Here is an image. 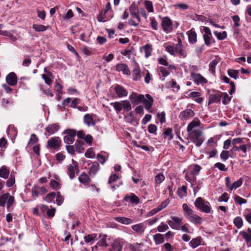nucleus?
I'll use <instances>...</instances> for the list:
<instances>
[{"label":"nucleus","instance_id":"obj_1","mask_svg":"<svg viewBox=\"0 0 251 251\" xmlns=\"http://www.w3.org/2000/svg\"><path fill=\"white\" fill-rule=\"evenodd\" d=\"M182 208L184 211L185 217L191 222L194 224H201L202 222V218L194 213L193 211L186 203L182 205Z\"/></svg>","mask_w":251,"mask_h":251},{"label":"nucleus","instance_id":"obj_2","mask_svg":"<svg viewBox=\"0 0 251 251\" xmlns=\"http://www.w3.org/2000/svg\"><path fill=\"white\" fill-rule=\"evenodd\" d=\"M194 204L195 206L202 212L206 213L211 212V208L210 203L207 201H205L201 197L198 198Z\"/></svg>","mask_w":251,"mask_h":251},{"label":"nucleus","instance_id":"obj_3","mask_svg":"<svg viewBox=\"0 0 251 251\" xmlns=\"http://www.w3.org/2000/svg\"><path fill=\"white\" fill-rule=\"evenodd\" d=\"M188 134L191 140L198 147L201 146L204 141L201 130H195Z\"/></svg>","mask_w":251,"mask_h":251},{"label":"nucleus","instance_id":"obj_4","mask_svg":"<svg viewBox=\"0 0 251 251\" xmlns=\"http://www.w3.org/2000/svg\"><path fill=\"white\" fill-rule=\"evenodd\" d=\"M6 202L7 208H9L14 202V197L10 196L9 193H5L0 196V206L4 207Z\"/></svg>","mask_w":251,"mask_h":251},{"label":"nucleus","instance_id":"obj_5","mask_svg":"<svg viewBox=\"0 0 251 251\" xmlns=\"http://www.w3.org/2000/svg\"><path fill=\"white\" fill-rule=\"evenodd\" d=\"M72 164L67 166V173L70 179H72L75 177V174L79 172L78 165L76 161L72 159Z\"/></svg>","mask_w":251,"mask_h":251},{"label":"nucleus","instance_id":"obj_6","mask_svg":"<svg viewBox=\"0 0 251 251\" xmlns=\"http://www.w3.org/2000/svg\"><path fill=\"white\" fill-rule=\"evenodd\" d=\"M201 30L204 32L203 34L205 44L209 46L212 42L213 37L210 29L206 26H202Z\"/></svg>","mask_w":251,"mask_h":251},{"label":"nucleus","instance_id":"obj_7","mask_svg":"<svg viewBox=\"0 0 251 251\" xmlns=\"http://www.w3.org/2000/svg\"><path fill=\"white\" fill-rule=\"evenodd\" d=\"M66 135L64 137V141L67 144H72L75 141L76 131L75 130L68 129L64 131Z\"/></svg>","mask_w":251,"mask_h":251},{"label":"nucleus","instance_id":"obj_8","mask_svg":"<svg viewBox=\"0 0 251 251\" xmlns=\"http://www.w3.org/2000/svg\"><path fill=\"white\" fill-rule=\"evenodd\" d=\"M161 26L164 32L170 33L173 29L172 21L168 17H164L162 19Z\"/></svg>","mask_w":251,"mask_h":251},{"label":"nucleus","instance_id":"obj_9","mask_svg":"<svg viewBox=\"0 0 251 251\" xmlns=\"http://www.w3.org/2000/svg\"><path fill=\"white\" fill-rule=\"evenodd\" d=\"M171 220H169L167 221V224L172 228L176 230H179L180 227L182 218L175 216L171 217Z\"/></svg>","mask_w":251,"mask_h":251},{"label":"nucleus","instance_id":"obj_10","mask_svg":"<svg viewBox=\"0 0 251 251\" xmlns=\"http://www.w3.org/2000/svg\"><path fill=\"white\" fill-rule=\"evenodd\" d=\"M191 76L193 81L198 85H203L207 82L206 79L199 73H191Z\"/></svg>","mask_w":251,"mask_h":251},{"label":"nucleus","instance_id":"obj_11","mask_svg":"<svg viewBox=\"0 0 251 251\" xmlns=\"http://www.w3.org/2000/svg\"><path fill=\"white\" fill-rule=\"evenodd\" d=\"M123 242L120 239L114 240L111 243L108 249L109 251H122Z\"/></svg>","mask_w":251,"mask_h":251},{"label":"nucleus","instance_id":"obj_12","mask_svg":"<svg viewBox=\"0 0 251 251\" xmlns=\"http://www.w3.org/2000/svg\"><path fill=\"white\" fill-rule=\"evenodd\" d=\"M144 95L133 92L129 97V99L133 104H138L144 100Z\"/></svg>","mask_w":251,"mask_h":251},{"label":"nucleus","instance_id":"obj_13","mask_svg":"<svg viewBox=\"0 0 251 251\" xmlns=\"http://www.w3.org/2000/svg\"><path fill=\"white\" fill-rule=\"evenodd\" d=\"M195 115L194 112L191 109H187L180 113L179 118L182 121H186Z\"/></svg>","mask_w":251,"mask_h":251},{"label":"nucleus","instance_id":"obj_14","mask_svg":"<svg viewBox=\"0 0 251 251\" xmlns=\"http://www.w3.org/2000/svg\"><path fill=\"white\" fill-rule=\"evenodd\" d=\"M47 190L44 187L34 186L32 188L31 192L32 197L35 199L39 195H42L46 193Z\"/></svg>","mask_w":251,"mask_h":251},{"label":"nucleus","instance_id":"obj_15","mask_svg":"<svg viewBox=\"0 0 251 251\" xmlns=\"http://www.w3.org/2000/svg\"><path fill=\"white\" fill-rule=\"evenodd\" d=\"M200 124V121L198 118H195L187 126V131L188 134L195 130H198V129H195V128L199 126Z\"/></svg>","mask_w":251,"mask_h":251},{"label":"nucleus","instance_id":"obj_16","mask_svg":"<svg viewBox=\"0 0 251 251\" xmlns=\"http://www.w3.org/2000/svg\"><path fill=\"white\" fill-rule=\"evenodd\" d=\"M114 90L118 98H123L127 96L128 92L126 90L120 85H116Z\"/></svg>","mask_w":251,"mask_h":251},{"label":"nucleus","instance_id":"obj_17","mask_svg":"<svg viewBox=\"0 0 251 251\" xmlns=\"http://www.w3.org/2000/svg\"><path fill=\"white\" fill-rule=\"evenodd\" d=\"M129 10L131 15L137 19L138 22H141V19L139 16V9L135 2H133L129 7Z\"/></svg>","mask_w":251,"mask_h":251},{"label":"nucleus","instance_id":"obj_18","mask_svg":"<svg viewBox=\"0 0 251 251\" xmlns=\"http://www.w3.org/2000/svg\"><path fill=\"white\" fill-rule=\"evenodd\" d=\"M222 96V93L217 92L215 94H210L209 96L208 104L217 103L220 101Z\"/></svg>","mask_w":251,"mask_h":251},{"label":"nucleus","instance_id":"obj_19","mask_svg":"<svg viewBox=\"0 0 251 251\" xmlns=\"http://www.w3.org/2000/svg\"><path fill=\"white\" fill-rule=\"evenodd\" d=\"M146 228V226L143 223L137 224L131 226L132 229L140 235H142L144 233Z\"/></svg>","mask_w":251,"mask_h":251},{"label":"nucleus","instance_id":"obj_20","mask_svg":"<svg viewBox=\"0 0 251 251\" xmlns=\"http://www.w3.org/2000/svg\"><path fill=\"white\" fill-rule=\"evenodd\" d=\"M48 146L51 148L57 149L60 146V140L58 137L51 138L48 141Z\"/></svg>","mask_w":251,"mask_h":251},{"label":"nucleus","instance_id":"obj_21","mask_svg":"<svg viewBox=\"0 0 251 251\" xmlns=\"http://www.w3.org/2000/svg\"><path fill=\"white\" fill-rule=\"evenodd\" d=\"M7 83L11 86H14L17 83V78L14 73H9L6 77Z\"/></svg>","mask_w":251,"mask_h":251},{"label":"nucleus","instance_id":"obj_22","mask_svg":"<svg viewBox=\"0 0 251 251\" xmlns=\"http://www.w3.org/2000/svg\"><path fill=\"white\" fill-rule=\"evenodd\" d=\"M59 129V126L58 124H53L49 125L46 128V131L48 135L54 134Z\"/></svg>","mask_w":251,"mask_h":251},{"label":"nucleus","instance_id":"obj_23","mask_svg":"<svg viewBox=\"0 0 251 251\" xmlns=\"http://www.w3.org/2000/svg\"><path fill=\"white\" fill-rule=\"evenodd\" d=\"M146 97L147 99L144 97V100L142 102L144 103L146 109L149 111L152 105L153 100L149 94H147Z\"/></svg>","mask_w":251,"mask_h":251},{"label":"nucleus","instance_id":"obj_24","mask_svg":"<svg viewBox=\"0 0 251 251\" xmlns=\"http://www.w3.org/2000/svg\"><path fill=\"white\" fill-rule=\"evenodd\" d=\"M186 34L188 36L189 42L190 43L194 44L197 42V33L194 30L193 28L188 31Z\"/></svg>","mask_w":251,"mask_h":251},{"label":"nucleus","instance_id":"obj_25","mask_svg":"<svg viewBox=\"0 0 251 251\" xmlns=\"http://www.w3.org/2000/svg\"><path fill=\"white\" fill-rule=\"evenodd\" d=\"M83 122L88 126H94L96 124L92 115L90 114H86L84 116Z\"/></svg>","mask_w":251,"mask_h":251},{"label":"nucleus","instance_id":"obj_26","mask_svg":"<svg viewBox=\"0 0 251 251\" xmlns=\"http://www.w3.org/2000/svg\"><path fill=\"white\" fill-rule=\"evenodd\" d=\"M240 234L246 240V243L249 247H251V230L250 228L248 229L247 232L242 231Z\"/></svg>","mask_w":251,"mask_h":251},{"label":"nucleus","instance_id":"obj_27","mask_svg":"<svg viewBox=\"0 0 251 251\" xmlns=\"http://www.w3.org/2000/svg\"><path fill=\"white\" fill-rule=\"evenodd\" d=\"M116 70L118 72H122L125 75H129L130 71L127 66L125 64H118L116 66Z\"/></svg>","mask_w":251,"mask_h":251},{"label":"nucleus","instance_id":"obj_28","mask_svg":"<svg viewBox=\"0 0 251 251\" xmlns=\"http://www.w3.org/2000/svg\"><path fill=\"white\" fill-rule=\"evenodd\" d=\"M175 52L178 53L180 57H185L187 55L186 52L182 49L180 42L176 45Z\"/></svg>","mask_w":251,"mask_h":251},{"label":"nucleus","instance_id":"obj_29","mask_svg":"<svg viewBox=\"0 0 251 251\" xmlns=\"http://www.w3.org/2000/svg\"><path fill=\"white\" fill-rule=\"evenodd\" d=\"M202 238L200 236L193 238L189 243V245L193 249H195L201 245Z\"/></svg>","mask_w":251,"mask_h":251},{"label":"nucleus","instance_id":"obj_30","mask_svg":"<svg viewBox=\"0 0 251 251\" xmlns=\"http://www.w3.org/2000/svg\"><path fill=\"white\" fill-rule=\"evenodd\" d=\"M141 50L144 52L145 57L148 58L151 55L152 50V46L150 44H147L141 49Z\"/></svg>","mask_w":251,"mask_h":251},{"label":"nucleus","instance_id":"obj_31","mask_svg":"<svg viewBox=\"0 0 251 251\" xmlns=\"http://www.w3.org/2000/svg\"><path fill=\"white\" fill-rule=\"evenodd\" d=\"M125 200L126 201H130L131 203L137 204L139 202V199L135 194L131 193L130 195L126 196Z\"/></svg>","mask_w":251,"mask_h":251},{"label":"nucleus","instance_id":"obj_32","mask_svg":"<svg viewBox=\"0 0 251 251\" xmlns=\"http://www.w3.org/2000/svg\"><path fill=\"white\" fill-rule=\"evenodd\" d=\"M42 77L47 85L50 86L52 84L53 76L51 73L48 72V75L43 74Z\"/></svg>","mask_w":251,"mask_h":251},{"label":"nucleus","instance_id":"obj_33","mask_svg":"<svg viewBox=\"0 0 251 251\" xmlns=\"http://www.w3.org/2000/svg\"><path fill=\"white\" fill-rule=\"evenodd\" d=\"M100 169L99 165L97 162H94L92 165L89 168V174L91 176H95Z\"/></svg>","mask_w":251,"mask_h":251},{"label":"nucleus","instance_id":"obj_34","mask_svg":"<svg viewBox=\"0 0 251 251\" xmlns=\"http://www.w3.org/2000/svg\"><path fill=\"white\" fill-rule=\"evenodd\" d=\"M78 180L82 184H88L90 181L89 176L84 172L81 174L78 177Z\"/></svg>","mask_w":251,"mask_h":251},{"label":"nucleus","instance_id":"obj_35","mask_svg":"<svg viewBox=\"0 0 251 251\" xmlns=\"http://www.w3.org/2000/svg\"><path fill=\"white\" fill-rule=\"evenodd\" d=\"M115 219L117 222L125 225H129L132 223L131 219L124 217H116Z\"/></svg>","mask_w":251,"mask_h":251},{"label":"nucleus","instance_id":"obj_36","mask_svg":"<svg viewBox=\"0 0 251 251\" xmlns=\"http://www.w3.org/2000/svg\"><path fill=\"white\" fill-rule=\"evenodd\" d=\"M153 239L156 245L161 244L164 242L163 235L159 233L154 235Z\"/></svg>","mask_w":251,"mask_h":251},{"label":"nucleus","instance_id":"obj_37","mask_svg":"<svg viewBox=\"0 0 251 251\" xmlns=\"http://www.w3.org/2000/svg\"><path fill=\"white\" fill-rule=\"evenodd\" d=\"M9 171L5 166H2L0 168V177L4 179L8 178Z\"/></svg>","mask_w":251,"mask_h":251},{"label":"nucleus","instance_id":"obj_38","mask_svg":"<svg viewBox=\"0 0 251 251\" xmlns=\"http://www.w3.org/2000/svg\"><path fill=\"white\" fill-rule=\"evenodd\" d=\"M143 247L144 245L142 243H135L130 246V249L133 251H143Z\"/></svg>","mask_w":251,"mask_h":251},{"label":"nucleus","instance_id":"obj_39","mask_svg":"<svg viewBox=\"0 0 251 251\" xmlns=\"http://www.w3.org/2000/svg\"><path fill=\"white\" fill-rule=\"evenodd\" d=\"M97 235L96 234H88L84 237L85 242L87 243H91L96 239Z\"/></svg>","mask_w":251,"mask_h":251},{"label":"nucleus","instance_id":"obj_40","mask_svg":"<svg viewBox=\"0 0 251 251\" xmlns=\"http://www.w3.org/2000/svg\"><path fill=\"white\" fill-rule=\"evenodd\" d=\"M122 109H123L125 111L128 112L131 109V105L130 102L127 100L122 101Z\"/></svg>","mask_w":251,"mask_h":251},{"label":"nucleus","instance_id":"obj_41","mask_svg":"<svg viewBox=\"0 0 251 251\" xmlns=\"http://www.w3.org/2000/svg\"><path fill=\"white\" fill-rule=\"evenodd\" d=\"M165 179V176L162 173L158 174L154 178L156 185H159Z\"/></svg>","mask_w":251,"mask_h":251},{"label":"nucleus","instance_id":"obj_42","mask_svg":"<svg viewBox=\"0 0 251 251\" xmlns=\"http://www.w3.org/2000/svg\"><path fill=\"white\" fill-rule=\"evenodd\" d=\"M133 80L137 81L141 78L140 70L138 67H136L133 71Z\"/></svg>","mask_w":251,"mask_h":251},{"label":"nucleus","instance_id":"obj_43","mask_svg":"<svg viewBox=\"0 0 251 251\" xmlns=\"http://www.w3.org/2000/svg\"><path fill=\"white\" fill-rule=\"evenodd\" d=\"M243 179L242 178H240L238 180L232 183L229 187L230 190H232L233 189H236L240 187L243 184Z\"/></svg>","mask_w":251,"mask_h":251},{"label":"nucleus","instance_id":"obj_44","mask_svg":"<svg viewBox=\"0 0 251 251\" xmlns=\"http://www.w3.org/2000/svg\"><path fill=\"white\" fill-rule=\"evenodd\" d=\"M83 145L84 144L82 141H77L75 143V150L78 153H81L84 151Z\"/></svg>","mask_w":251,"mask_h":251},{"label":"nucleus","instance_id":"obj_45","mask_svg":"<svg viewBox=\"0 0 251 251\" xmlns=\"http://www.w3.org/2000/svg\"><path fill=\"white\" fill-rule=\"evenodd\" d=\"M239 149L244 153H246L248 151L251 150V144L250 143L247 144H241L239 146Z\"/></svg>","mask_w":251,"mask_h":251},{"label":"nucleus","instance_id":"obj_46","mask_svg":"<svg viewBox=\"0 0 251 251\" xmlns=\"http://www.w3.org/2000/svg\"><path fill=\"white\" fill-rule=\"evenodd\" d=\"M145 6L149 12H150V13L154 12L153 4L151 1L148 0H146L145 1Z\"/></svg>","mask_w":251,"mask_h":251},{"label":"nucleus","instance_id":"obj_47","mask_svg":"<svg viewBox=\"0 0 251 251\" xmlns=\"http://www.w3.org/2000/svg\"><path fill=\"white\" fill-rule=\"evenodd\" d=\"M178 196L182 198L187 195V188L185 186H182L177 191Z\"/></svg>","mask_w":251,"mask_h":251},{"label":"nucleus","instance_id":"obj_48","mask_svg":"<svg viewBox=\"0 0 251 251\" xmlns=\"http://www.w3.org/2000/svg\"><path fill=\"white\" fill-rule=\"evenodd\" d=\"M122 101H116L110 103V105L113 106L117 112H121L122 110Z\"/></svg>","mask_w":251,"mask_h":251},{"label":"nucleus","instance_id":"obj_49","mask_svg":"<svg viewBox=\"0 0 251 251\" xmlns=\"http://www.w3.org/2000/svg\"><path fill=\"white\" fill-rule=\"evenodd\" d=\"M172 128H168L163 132V135L164 138L168 137V140H171L173 138Z\"/></svg>","mask_w":251,"mask_h":251},{"label":"nucleus","instance_id":"obj_50","mask_svg":"<svg viewBox=\"0 0 251 251\" xmlns=\"http://www.w3.org/2000/svg\"><path fill=\"white\" fill-rule=\"evenodd\" d=\"M33 28L36 31L41 32L45 31L47 30V26L42 25L34 24L32 25Z\"/></svg>","mask_w":251,"mask_h":251},{"label":"nucleus","instance_id":"obj_51","mask_svg":"<svg viewBox=\"0 0 251 251\" xmlns=\"http://www.w3.org/2000/svg\"><path fill=\"white\" fill-rule=\"evenodd\" d=\"M214 34L219 40H223L226 39L227 37V34L226 31H223V32H219L217 31H215L214 32Z\"/></svg>","mask_w":251,"mask_h":251},{"label":"nucleus","instance_id":"obj_52","mask_svg":"<svg viewBox=\"0 0 251 251\" xmlns=\"http://www.w3.org/2000/svg\"><path fill=\"white\" fill-rule=\"evenodd\" d=\"M229 76L235 79L238 78L239 71L232 69H229L227 71Z\"/></svg>","mask_w":251,"mask_h":251},{"label":"nucleus","instance_id":"obj_53","mask_svg":"<svg viewBox=\"0 0 251 251\" xmlns=\"http://www.w3.org/2000/svg\"><path fill=\"white\" fill-rule=\"evenodd\" d=\"M218 64V62L216 60H213L210 62L209 64V71L212 74H214L215 73V68Z\"/></svg>","mask_w":251,"mask_h":251},{"label":"nucleus","instance_id":"obj_54","mask_svg":"<svg viewBox=\"0 0 251 251\" xmlns=\"http://www.w3.org/2000/svg\"><path fill=\"white\" fill-rule=\"evenodd\" d=\"M233 223L238 228H240L243 226V220L240 217H236L234 219Z\"/></svg>","mask_w":251,"mask_h":251},{"label":"nucleus","instance_id":"obj_55","mask_svg":"<svg viewBox=\"0 0 251 251\" xmlns=\"http://www.w3.org/2000/svg\"><path fill=\"white\" fill-rule=\"evenodd\" d=\"M55 196H56L55 193L51 192V193L48 194L45 197H44V200L48 202H50L53 201Z\"/></svg>","mask_w":251,"mask_h":251},{"label":"nucleus","instance_id":"obj_56","mask_svg":"<svg viewBox=\"0 0 251 251\" xmlns=\"http://www.w3.org/2000/svg\"><path fill=\"white\" fill-rule=\"evenodd\" d=\"M85 156L87 158H93L95 157V152L92 148H89L85 152Z\"/></svg>","mask_w":251,"mask_h":251},{"label":"nucleus","instance_id":"obj_57","mask_svg":"<svg viewBox=\"0 0 251 251\" xmlns=\"http://www.w3.org/2000/svg\"><path fill=\"white\" fill-rule=\"evenodd\" d=\"M234 200L235 202L238 203L240 205L247 203L246 200H245L236 195H235L234 196Z\"/></svg>","mask_w":251,"mask_h":251},{"label":"nucleus","instance_id":"obj_58","mask_svg":"<svg viewBox=\"0 0 251 251\" xmlns=\"http://www.w3.org/2000/svg\"><path fill=\"white\" fill-rule=\"evenodd\" d=\"M157 229L158 231L163 232L168 230L169 229V227L167 225L162 222L160 225L157 226Z\"/></svg>","mask_w":251,"mask_h":251},{"label":"nucleus","instance_id":"obj_59","mask_svg":"<svg viewBox=\"0 0 251 251\" xmlns=\"http://www.w3.org/2000/svg\"><path fill=\"white\" fill-rule=\"evenodd\" d=\"M126 121L129 123H132L135 119V117L132 111L129 113V114L125 118Z\"/></svg>","mask_w":251,"mask_h":251},{"label":"nucleus","instance_id":"obj_60","mask_svg":"<svg viewBox=\"0 0 251 251\" xmlns=\"http://www.w3.org/2000/svg\"><path fill=\"white\" fill-rule=\"evenodd\" d=\"M185 178L188 181L191 183V184H193V183L196 181V179L195 175H192L191 173V174L187 173L185 175Z\"/></svg>","mask_w":251,"mask_h":251},{"label":"nucleus","instance_id":"obj_61","mask_svg":"<svg viewBox=\"0 0 251 251\" xmlns=\"http://www.w3.org/2000/svg\"><path fill=\"white\" fill-rule=\"evenodd\" d=\"M148 131L154 135L156 134V130H157V127L155 125L153 124H151L149 125L148 126Z\"/></svg>","mask_w":251,"mask_h":251},{"label":"nucleus","instance_id":"obj_62","mask_svg":"<svg viewBox=\"0 0 251 251\" xmlns=\"http://www.w3.org/2000/svg\"><path fill=\"white\" fill-rule=\"evenodd\" d=\"M165 49L171 55H174L175 53L176 46L174 47L171 45H167L165 46Z\"/></svg>","mask_w":251,"mask_h":251},{"label":"nucleus","instance_id":"obj_63","mask_svg":"<svg viewBox=\"0 0 251 251\" xmlns=\"http://www.w3.org/2000/svg\"><path fill=\"white\" fill-rule=\"evenodd\" d=\"M15 183V176L12 174H11L10 178L6 182V185L7 187H11Z\"/></svg>","mask_w":251,"mask_h":251},{"label":"nucleus","instance_id":"obj_64","mask_svg":"<svg viewBox=\"0 0 251 251\" xmlns=\"http://www.w3.org/2000/svg\"><path fill=\"white\" fill-rule=\"evenodd\" d=\"M223 100L222 102L224 104H227L231 100V97H229L226 93H222Z\"/></svg>","mask_w":251,"mask_h":251}]
</instances>
